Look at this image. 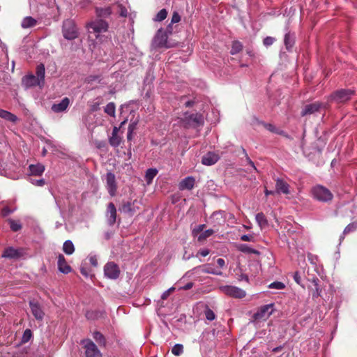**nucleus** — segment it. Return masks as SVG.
Segmentation results:
<instances>
[{"instance_id":"nucleus-30","label":"nucleus","mask_w":357,"mask_h":357,"mask_svg":"<svg viewBox=\"0 0 357 357\" xmlns=\"http://www.w3.org/2000/svg\"><path fill=\"white\" fill-rule=\"evenodd\" d=\"M256 221L261 229L266 227L268 225V220L263 213H258L256 215Z\"/></svg>"},{"instance_id":"nucleus-15","label":"nucleus","mask_w":357,"mask_h":357,"mask_svg":"<svg viewBox=\"0 0 357 357\" xmlns=\"http://www.w3.org/2000/svg\"><path fill=\"white\" fill-rule=\"evenodd\" d=\"M127 120H124L121 122L120 127H114L112 136L109 137V144L112 146H118L121 142V137L119 135V132L120 130V128H122V126L126 123Z\"/></svg>"},{"instance_id":"nucleus-33","label":"nucleus","mask_w":357,"mask_h":357,"mask_svg":"<svg viewBox=\"0 0 357 357\" xmlns=\"http://www.w3.org/2000/svg\"><path fill=\"white\" fill-rule=\"evenodd\" d=\"M157 174L158 170L156 169L150 168L147 169L145 175V179L148 184H150L152 182L153 178L157 175Z\"/></svg>"},{"instance_id":"nucleus-28","label":"nucleus","mask_w":357,"mask_h":357,"mask_svg":"<svg viewBox=\"0 0 357 357\" xmlns=\"http://www.w3.org/2000/svg\"><path fill=\"white\" fill-rule=\"evenodd\" d=\"M45 66L43 63H40L37 66L36 68V78H38V80L40 82L42 85L44 84V79H45Z\"/></svg>"},{"instance_id":"nucleus-38","label":"nucleus","mask_w":357,"mask_h":357,"mask_svg":"<svg viewBox=\"0 0 357 357\" xmlns=\"http://www.w3.org/2000/svg\"><path fill=\"white\" fill-rule=\"evenodd\" d=\"M214 232H215L214 230L212 229L206 230L205 231L201 233L198 236V237H197L198 241L202 242V241H205L208 237L213 235L214 234Z\"/></svg>"},{"instance_id":"nucleus-58","label":"nucleus","mask_w":357,"mask_h":357,"mask_svg":"<svg viewBox=\"0 0 357 357\" xmlns=\"http://www.w3.org/2000/svg\"><path fill=\"white\" fill-rule=\"evenodd\" d=\"M294 279L295 280V282L300 284H301V277L300 275V273L298 272H296L294 275Z\"/></svg>"},{"instance_id":"nucleus-36","label":"nucleus","mask_w":357,"mask_h":357,"mask_svg":"<svg viewBox=\"0 0 357 357\" xmlns=\"http://www.w3.org/2000/svg\"><path fill=\"white\" fill-rule=\"evenodd\" d=\"M243 50V45L239 41H234L232 43L231 49L230 53L234 55L240 52Z\"/></svg>"},{"instance_id":"nucleus-26","label":"nucleus","mask_w":357,"mask_h":357,"mask_svg":"<svg viewBox=\"0 0 357 357\" xmlns=\"http://www.w3.org/2000/svg\"><path fill=\"white\" fill-rule=\"evenodd\" d=\"M295 42V36L290 32L287 33L284 36V43L287 50H289L294 45Z\"/></svg>"},{"instance_id":"nucleus-7","label":"nucleus","mask_w":357,"mask_h":357,"mask_svg":"<svg viewBox=\"0 0 357 357\" xmlns=\"http://www.w3.org/2000/svg\"><path fill=\"white\" fill-rule=\"evenodd\" d=\"M220 289L225 294L235 298H243L246 295V293L244 290L235 286H222L220 287Z\"/></svg>"},{"instance_id":"nucleus-10","label":"nucleus","mask_w":357,"mask_h":357,"mask_svg":"<svg viewBox=\"0 0 357 357\" xmlns=\"http://www.w3.org/2000/svg\"><path fill=\"white\" fill-rule=\"evenodd\" d=\"M105 179L108 193L110 196L114 197L117 192V183L114 174L107 172Z\"/></svg>"},{"instance_id":"nucleus-12","label":"nucleus","mask_w":357,"mask_h":357,"mask_svg":"<svg viewBox=\"0 0 357 357\" xmlns=\"http://www.w3.org/2000/svg\"><path fill=\"white\" fill-rule=\"evenodd\" d=\"M86 357H102V354L97 346L90 340L86 341L84 345Z\"/></svg>"},{"instance_id":"nucleus-14","label":"nucleus","mask_w":357,"mask_h":357,"mask_svg":"<svg viewBox=\"0 0 357 357\" xmlns=\"http://www.w3.org/2000/svg\"><path fill=\"white\" fill-rule=\"evenodd\" d=\"M275 192L277 194L289 195L290 185L282 178L275 179Z\"/></svg>"},{"instance_id":"nucleus-52","label":"nucleus","mask_w":357,"mask_h":357,"mask_svg":"<svg viewBox=\"0 0 357 357\" xmlns=\"http://www.w3.org/2000/svg\"><path fill=\"white\" fill-rule=\"evenodd\" d=\"M181 20V16L177 12H174L172 17L171 23L174 24L180 22Z\"/></svg>"},{"instance_id":"nucleus-62","label":"nucleus","mask_w":357,"mask_h":357,"mask_svg":"<svg viewBox=\"0 0 357 357\" xmlns=\"http://www.w3.org/2000/svg\"><path fill=\"white\" fill-rule=\"evenodd\" d=\"M217 264L220 267V268H223L225 266V261L222 258H218L217 259Z\"/></svg>"},{"instance_id":"nucleus-6","label":"nucleus","mask_w":357,"mask_h":357,"mask_svg":"<svg viewBox=\"0 0 357 357\" xmlns=\"http://www.w3.org/2000/svg\"><path fill=\"white\" fill-rule=\"evenodd\" d=\"M167 33L162 29H159L152 42V46L154 48H169L171 46L167 43Z\"/></svg>"},{"instance_id":"nucleus-2","label":"nucleus","mask_w":357,"mask_h":357,"mask_svg":"<svg viewBox=\"0 0 357 357\" xmlns=\"http://www.w3.org/2000/svg\"><path fill=\"white\" fill-rule=\"evenodd\" d=\"M182 121L186 128H198L203 126L204 123V116L199 113L190 114L186 113Z\"/></svg>"},{"instance_id":"nucleus-39","label":"nucleus","mask_w":357,"mask_h":357,"mask_svg":"<svg viewBox=\"0 0 357 357\" xmlns=\"http://www.w3.org/2000/svg\"><path fill=\"white\" fill-rule=\"evenodd\" d=\"M357 230V220L349 224L344 229L343 234L347 235Z\"/></svg>"},{"instance_id":"nucleus-54","label":"nucleus","mask_w":357,"mask_h":357,"mask_svg":"<svg viewBox=\"0 0 357 357\" xmlns=\"http://www.w3.org/2000/svg\"><path fill=\"white\" fill-rule=\"evenodd\" d=\"M241 240L243 241L252 242L254 241V237L252 235L244 234L241 236Z\"/></svg>"},{"instance_id":"nucleus-1","label":"nucleus","mask_w":357,"mask_h":357,"mask_svg":"<svg viewBox=\"0 0 357 357\" xmlns=\"http://www.w3.org/2000/svg\"><path fill=\"white\" fill-rule=\"evenodd\" d=\"M310 192L313 198L321 202H328L333 198V195L330 190L321 185L312 187Z\"/></svg>"},{"instance_id":"nucleus-34","label":"nucleus","mask_w":357,"mask_h":357,"mask_svg":"<svg viewBox=\"0 0 357 357\" xmlns=\"http://www.w3.org/2000/svg\"><path fill=\"white\" fill-rule=\"evenodd\" d=\"M238 250L242 252L248 254H258L259 252L246 244H241L238 246Z\"/></svg>"},{"instance_id":"nucleus-61","label":"nucleus","mask_w":357,"mask_h":357,"mask_svg":"<svg viewBox=\"0 0 357 357\" xmlns=\"http://www.w3.org/2000/svg\"><path fill=\"white\" fill-rule=\"evenodd\" d=\"M32 183L38 186H43L45 183L44 179H38V180H36L35 182H32Z\"/></svg>"},{"instance_id":"nucleus-3","label":"nucleus","mask_w":357,"mask_h":357,"mask_svg":"<svg viewBox=\"0 0 357 357\" xmlns=\"http://www.w3.org/2000/svg\"><path fill=\"white\" fill-rule=\"evenodd\" d=\"M355 94V91L351 89H340L334 91L330 96V100L334 101L337 104H342L351 99Z\"/></svg>"},{"instance_id":"nucleus-16","label":"nucleus","mask_w":357,"mask_h":357,"mask_svg":"<svg viewBox=\"0 0 357 357\" xmlns=\"http://www.w3.org/2000/svg\"><path fill=\"white\" fill-rule=\"evenodd\" d=\"M22 84L25 88L33 87L35 86H42V84L33 74L24 76L22 79Z\"/></svg>"},{"instance_id":"nucleus-56","label":"nucleus","mask_w":357,"mask_h":357,"mask_svg":"<svg viewBox=\"0 0 357 357\" xmlns=\"http://www.w3.org/2000/svg\"><path fill=\"white\" fill-rule=\"evenodd\" d=\"M80 272L83 275H84L86 278H88L90 275V271L86 267L82 266L80 268Z\"/></svg>"},{"instance_id":"nucleus-27","label":"nucleus","mask_w":357,"mask_h":357,"mask_svg":"<svg viewBox=\"0 0 357 357\" xmlns=\"http://www.w3.org/2000/svg\"><path fill=\"white\" fill-rule=\"evenodd\" d=\"M312 282L314 285L312 296L313 298H316L321 296V290L320 289L319 285V280L317 278H314L312 279Z\"/></svg>"},{"instance_id":"nucleus-22","label":"nucleus","mask_w":357,"mask_h":357,"mask_svg":"<svg viewBox=\"0 0 357 357\" xmlns=\"http://www.w3.org/2000/svg\"><path fill=\"white\" fill-rule=\"evenodd\" d=\"M2 257L5 258L15 259L20 257V253L18 250L9 247L5 249L2 254Z\"/></svg>"},{"instance_id":"nucleus-55","label":"nucleus","mask_w":357,"mask_h":357,"mask_svg":"<svg viewBox=\"0 0 357 357\" xmlns=\"http://www.w3.org/2000/svg\"><path fill=\"white\" fill-rule=\"evenodd\" d=\"M134 128H135L134 125H132V124L129 125L128 134H127V138L128 140H130L132 138V133Z\"/></svg>"},{"instance_id":"nucleus-50","label":"nucleus","mask_w":357,"mask_h":357,"mask_svg":"<svg viewBox=\"0 0 357 357\" xmlns=\"http://www.w3.org/2000/svg\"><path fill=\"white\" fill-rule=\"evenodd\" d=\"M264 126L266 130H268V131H270L273 133H276V132H278V128L273 124L264 123Z\"/></svg>"},{"instance_id":"nucleus-5","label":"nucleus","mask_w":357,"mask_h":357,"mask_svg":"<svg viewBox=\"0 0 357 357\" xmlns=\"http://www.w3.org/2000/svg\"><path fill=\"white\" fill-rule=\"evenodd\" d=\"M86 27L89 30L91 29L93 32L96 33V37H98L100 33L107 31L109 25L106 21L98 19L89 22Z\"/></svg>"},{"instance_id":"nucleus-42","label":"nucleus","mask_w":357,"mask_h":357,"mask_svg":"<svg viewBox=\"0 0 357 357\" xmlns=\"http://www.w3.org/2000/svg\"><path fill=\"white\" fill-rule=\"evenodd\" d=\"M219 158H202V163L204 165L211 166L218 162Z\"/></svg>"},{"instance_id":"nucleus-29","label":"nucleus","mask_w":357,"mask_h":357,"mask_svg":"<svg viewBox=\"0 0 357 357\" xmlns=\"http://www.w3.org/2000/svg\"><path fill=\"white\" fill-rule=\"evenodd\" d=\"M198 268H200L202 272L205 273H211V274H213V275H220L222 274L221 272L215 271L209 265L199 266L197 267H195L193 270H196Z\"/></svg>"},{"instance_id":"nucleus-21","label":"nucleus","mask_w":357,"mask_h":357,"mask_svg":"<svg viewBox=\"0 0 357 357\" xmlns=\"http://www.w3.org/2000/svg\"><path fill=\"white\" fill-rule=\"evenodd\" d=\"M195 179L192 176H188L180 183L181 190H192L194 188Z\"/></svg>"},{"instance_id":"nucleus-20","label":"nucleus","mask_w":357,"mask_h":357,"mask_svg":"<svg viewBox=\"0 0 357 357\" xmlns=\"http://www.w3.org/2000/svg\"><path fill=\"white\" fill-rule=\"evenodd\" d=\"M70 100L68 98H64L59 103L54 104L52 106V110L55 113L64 112L68 107Z\"/></svg>"},{"instance_id":"nucleus-9","label":"nucleus","mask_w":357,"mask_h":357,"mask_svg":"<svg viewBox=\"0 0 357 357\" xmlns=\"http://www.w3.org/2000/svg\"><path fill=\"white\" fill-rule=\"evenodd\" d=\"M139 202L137 200H134L132 202H123L119 210L130 216H132L137 211H139Z\"/></svg>"},{"instance_id":"nucleus-8","label":"nucleus","mask_w":357,"mask_h":357,"mask_svg":"<svg viewBox=\"0 0 357 357\" xmlns=\"http://www.w3.org/2000/svg\"><path fill=\"white\" fill-rule=\"evenodd\" d=\"M273 304L265 305L260 307L253 314L254 321L266 320L273 313Z\"/></svg>"},{"instance_id":"nucleus-11","label":"nucleus","mask_w":357,"mask_h":357,"mask_svg":"<svg viewBox=\"0 0 357 357\" xmlns=\"http://www.w3.org/2000/svg\"><path fill=\"white\" fill-rule=\"evenodd\" d=\"M104 273L106 277L110 279H116L120 274V270L114 262H108L104 267Z\"/></svg>"},{"instance_id":"nucleus-32","label":"nucleus","mask_w":357,"mask_h":357,"mask_svg":"<svg viewBox=\"0 0 357 357\" xmlns=\"http://www.w3.org/2000/svg\"><path fill=\"white\" fill-rule=\"evenodd\" d=\"M37 23V21L32 17H26L22 22V26L24 29L31 28L34 26Z\"/></svg>"},{"instance_id":"nucleus-35","label":"nucleus","mask_w":357,"mask_h":357,"mask_svg":"<svg viewBox=\"0 0 357 357\" xmlns=\"http://www.w3.org/2000/svg\"><path fill=\"white\" fill-rule=\"evenodd\" d=\"M93 337L95 339V340L99 344V345L105 346L106 340L104 335L101 333L96 331L93 333Z\"/></svg>"},{"instance_id":"nucleus-64","label":"nucleus","mask_w":357,"mask_h":357,"mask_svg":"<svg viewBox=\"0 0 357 357\" xmlns=\"http://www.w3.org/2000/svg\"><path fill=\"white\" fill-rule=\"evenodd\" d=\"M276 134L282 135L287 138H289V135H287L284 130H279L278 128V132H276Z\"/></svg>"},{"instance_id":"nucleus-45","label":"nucleus","mask_w":357,"mask_h":357,"mask_svg":"<svg viewBox=\"0 0 357 357\" xmlns=\"http://www.w3.org/2000/svg\"><path fill=\"white\" fill-rule=\"evenodd\" d=\"M32 337V332L30 329H26L23 333L22 342L26 343L30 340Z\"/></svg>"},{"instance_id":"nucleus-51","label":"nucleus","mask_w":357,"mask_h":357,"mask_svg":"<svg viewBox=\"0 0 357 357\" xmlns=\"http://www.w3.org/2000/svg\"><path fill=\"white\" fill-rule=\"evenodd\" d=\"M175 290V288L174 287H170L169 289H167V291H165L161 296V298L162 300H166L169 296L170 295L171 293H172Z\"/></svg>"},{"instance_id":"nucleus-40","label":"nucleus","mask_w":357,"mask_h":357,"mask_svg":"<svg viewBox=\"0 0 357 357\" xmlns=\"http://www.w3.org/2000/svg\"><path fill=\"white\" fill-rule=\"evenodd\" d=\"M8 222L12 231H17L22 229V225L18 222L12 219H8Z\"/></svg>"},{"instance_id":"nucleus-48","label":"nucleus","mask_w":357,"mask_h":357,"mask_svg":"<svg viewBox=\"0 0 357 357\" xmlns=\"http://www.w3.org/2000/svg\"><path fill=\"white\" fill-rule=\"evenodd\" d=\"M275 41V39L273 37H271V36H267L266 37L264 40H263V43L265 46L268 47V46H270L271 45H273V43Z\"/></svg>"},{"instance_id":"nucleus-60","label":"nucleus","mask_w":357,"mask_h":357,"mask_svg":"<svg viewBox=\"0 0 357 357\" xmlns=\"http://www.w3.org/2000/svg\"><path fill=\"white\" fill-rule=\"evenodd\" d=\"M209 254V250L208 249L201 250L198 252L197 255H199L202 257H206Z\"/></svg>"},{"instance_id":"nucleus-46","label":"nucleus","mask_w":357,"mask_h":357,"mask_svg":"<svg viewBox=\"0 0 357 357\" xmlns=\"http://www.w3.org/2000/svg\"><path fill=\"white\" fill-rule=\"evenodd\" d=\"M205 317L209 321H213L215 319V314L213 311L209 308L205 310Z\"/></svg>"},{"instance_id":"nucleus-43","label":"nucleus","mask_w":357,"mask_h":357,"mask_svg":"<svg viewBox=\"0 0 357 357\" xmlns=\"http://www.w3.org/2000/svg\"><path fill=\"white\" fill-rule=\"evenodd\" d=\"M167 11L166 10V9L163 8L158 13L154 20L158 22H161L164 20L167 17Z\"/></svg>"},{"instance_id":"nucleus-44","label":"nucleus","mask_w":357,"mask_h":357,"mask_svg":"<svg viewBox=\"0 0 357 357\" xmlns=\"http://www.w3.org/2000/svg\"><path fill=\"white\" fill-rule=\"evenodd\" d=\"M268 288L280 290V289H283L285 288V284L282 282L275 281V282L271 283L268 285Z\"/></svg>"},{"instance_id":"nucleus-59","label":"nucleus","mask_w":357,"mask_h":357,"mask_svg":"<svg viewBox=\"0 0 357 357\" xmlns=\"http://www.w3.org/2000/svg\"><path fill=\"white\" fill-rule=\"evenodd\" d=\"M193 285H194L193 282H190L187 283L185 286L180 287L179 289L189 290L191 288H192Z\"/></svg>"},{"instance_id":"nucleus-4","label":"nucleus","mask_w":357,"mask_h":357,"mask_svg":"<svg viewBox=\"0 0 357 357\" xmlns=\"http://www.w3.org/2000/svg\"><path fill=\"white\" fill-rule=\"evenodd\" d=\"M62 32L63 37L69 40L78 37L77 29L72 20H66L63 22Z\"/></svg>"},{"instance_id":"nucleus-25","label":"nucleus","mask_w":357,"mask_h":357,"mask_svg":"<svg viewBox=\"0 0 357 357\" xmlns=\"http://www.w3.org/2000/svg\"><path fill=\"white\" fill-rule=\"evenodd\" d=\"M96 14L98 17H107L112 14V9L109 6L105 8H96Z\"/></svg>"},{"instance_id":"nucleus-23","label":"nucleus","mask_w":357,"mask_h":357,"mask_svg":"<svg viewBox=\"0 0 357 357\" xmlns=\"http://www.w3.org/2000/svg\"><path fill=\"white\" fill-rule=\"evenodd\" d=\"M0 118H2L12 123H16L18 120V118L16 115L2 109H0Z\"/></svg>"},{"instance_id":"nucleus-18","label":"nucleus","mask_w":357,"mask_h":357,"mask_svg":"<svg viewBox=\"0 0 357 357\" xmlns=\"http://www.w3.org/2000/svg\"><path fill=\"white\" fill-rule=\"evenodd\" d=\"M57 265L59 271L64 274H68L72 271L70 266L68 264L64 256L61 254L58 256Z\"/></svg>"},{"instance_id":"nucleus-24","label":"nucleus","mask_w":357,"mask_h":357,"mask_svg":"<svg viewBox=\"0 0 357 357\" xmlns=\"http://www.w3.org/2000/svg\"><path fill=\"white\" fill-rule=\"evenodd\" d=\"M29 168L31 174L33 176H40L45 171V166L40 163L36 165H30Z\"/></svg>"},{"instance_id":"nucleus-47","label":"nucleus","mask_w":357,"mask_h":357,"mask_svg":"<svg viewBox=\"0 0 357 357\" xmlns=\"http://www.w3.org/2000/svg\"><path fill=\"white\" fill-rule=\"evenodd\" d=\"M98 81L100 82V78L99 75H89L85 79V82L88 84H92L93 82Z\"/></svg>"},{"instance_id":"nucleus-57","label":"nucleus","mask_w":357,"mask_h":357,"mask_svg":"<svg viewBox=\"0 0 357 357\" xmlns=\"http://www.w3.org/2000/svg\"><path fill=\"white\" fill-rule=\"evenodd\" d=\"M89 261L93 266H98V259L96 256H92L89 258Z\"/></svg>"},{"instance_id":"nucleus-63","label":"nucleus","mask_w":357,"mask_h":357,"mask_svg":"<svg viewBox=\"0 0 357 357\" xmlns=\"http://www.w3.org/2000/svg\"><path fill=\"white\" fill-rule=\"evenodd\" d=\"M237 151H238V155H242L243 154V155H245V156H248V154H247L245 150L243 148H242V147H238L237 149Z\"/></svg>"},{"instance_id":"nucleus-13","label":"nucleus","mask_w":357,"mask_h":357,"mask_svg":"<svg viewBox=\"0 0 357 357\" xmlns=\"http://www.w3.org/2000/svg\"><path fill=\"white\" fill-rule=\"evenodd\" d=\"M323 106L324 104L319 102H314L313 103L306 105L302 109L301 114L302 116L313 114L319 112Z\"/></svg>"},{"instance_id":"nucleus-31","label":"nucleus","mask_w":357,"mask_h":357,"mask_svg":"<svg viewBox=\"0 0 357 357\" xmlns=\"http://www.w3.org/2000/svg\"><path fill=\"white\" fill-rule=\"evenodd\" d=\"M63 251L68 255H72L75 251V247L73 242L70 240H67L63 245Z\"/></svg>"},{"instance_id":"nucleus-19","label":"nucleus","mask_w":357,"mask_h":357,"mask_svg":"<svg viewBox=\"0 0 357 357\" xmlns=\"http://www.w3.org/2000/svg\"><path fill=\"white\" fill-rule=\"evenodd\" d=\"M29 305L34 317L38 320H42L44 317V312L42 310L40 305L37 302L30 301Z\"/></svg>"},{"instance_id":"nucleus-17","label":"nucleus","mask_w":357,"mask_h":357,"mask_svg":"<svg viewBox=\"0 0 357 357\" xmlns=\"http://www.w3.org/2000/svg\"><path fill=\"white\" fill-rule=\"evenodd\" d=\"M106 217L108 224L110 226L114 225L116 220V208L112 202L109 203L107 205Z\"/></svg>"},{"instance_id":"nucleus-49","label":"nucleus","mask_w":357,"mask_h":357,"mask_svg":"<svg viewBox=\"0 0 357 357\" xmlns=\"http://www.w3.org/2000/svg\"><path fill=\"white\" fill-rule=\"evenodd\" d=\"M205 225H199L192 230V235L196 236L200 234L204 229Z\"/></svg>"},{"instance_id":"nucleus-53","label":"nucleus","mask_w":357,"mask_h":357,"mask_svg":"<svg viewBox=\"0 0 357 357\" xmlns=\"http://www.w3.org/2000/svg\"><path fill=\"white\" fill-rule=\"evenodd\" d=\"M12 212L13 211L9 207L6 206L1 210V215L3 217H6L8 215H10Z\"/></svg>"},{"instance_id":"nucleus-37","label":"nucleus","mask_w":357,"mask_h":357,"mask_svg":"<svg viewBox=\"0 0 357 357\" xmlns=\"http://www.w3.org/2000/svg\"><path fill=\"white\" fill-rule=\"evenodd\" d=\"M104 112L108 115L114 117L116 112L115 104L112 102H109L105 107Z\"/></svg>"},{"instance_id":"nucleus-41","label":"nucleus","mask_w":357,"mask_h":357,"mask_svg":"<svg viewBox=\"0 0 357 357\" xmlns=\"http://www.w3.org/2000/svg\"><path fill=\"white\" fill-rule=\"evenodd\" d=\"M183 352V346L181 344H175L172 349V353L175 356H180Z\"/></svg>"}]
</instances>
